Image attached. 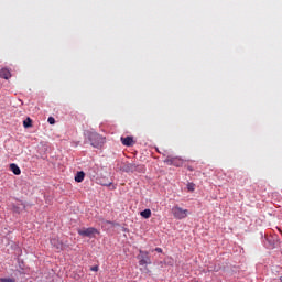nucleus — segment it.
Segmentation results:
<instances>
[{
  "label": "nucleus",
  "mask_w": 282,
  "mask_h": 282,
  "mask_svg": "<svg viewBox=\"0 0 282 282\" xmlns=\"http://www.w3.org/2000/svg\"><path fill=\"white\" fill-rule=\"evenodd\" d=\"M10 171H12L13 175H21V167L17 163L10 164Z\"/></svg>",
  "instance_id": "nucleus-10"
},
{
  "label": "nucleus",
  "mask_w": 282,
  "mask_h": 282,
  "mask_svg": "<svg viewBox=\"0 0 282 282\" xmlns=\"http://www.w3.org/2000/svg\"><path fill=\"white\" fill-rule=\"evenodd\" d=\"M51 246H53V248H56V250L58 251L65 248V245H63V242L58 238L51 239Z\"/></svg>",
  "instance_id": "nucleus-6"
},
{
  "label": "nucleus",
  "mask_w": 282,
  "mask_h": 282,
  "mask_svg": "<svg viewBox=\"0 0 282 282\" xmlns=\"http://www.w3.org/2000/svg\"><path fill=\"white\" fill-rule=\"evenodd\" d=\"M0 282H17V281L10 278H0Z\"/></svg>",
  "instance_id": "nucleus-14"
},
{
  "label": "nucleus",
  "mask_w": 282,
  "mask_h": 282,
  "mask_svg": "<svg viewBox=\"0 0 282 282\" xmlns=\"http://www.w3.org/2000/svg\"><path fill=\"white\" fill-rule=\"evenodd\" d=\"M139 252V265H151V258L149 257V252L143 250H140Z\"/></svg>",
  "instance_id": "nucleus-4"
},
{
  "label": "nucleus",
  "mask_w": 282,
  "mask_h": 282,
  "mask_svg": "<svg viewBox=\"0 0 282 282\" xmlns=\"http://www.w3.org/2000/svg\"><path fill=\"white\" fill-rule=\"evenodd\" d=\"M0 78H4V80H10L12 78V73L8 68L0 69Z\"/></svg>",
  "instance_id": "nucleus-9"
},
{
  "label": "nucleus",
  "mask_w": 282,
  "mask_h": 282,
  "mask_svg": "<svg viewBox=\"0 0 282 282\" xmlns=\"http://www.w3.org/2000/svg\"><path fill=\"white\" fill-rule=\"evenodd\" d=\"M77 232L80 237H89V238L94 237V235L99 234L98 229L94 227L82 228V229H78Z\"/></svg>",
  "instance_id": "nucleus-3"
},
{
  "label": "nucleus",
  "mask_w": 282,
  "mask_h": 282,
  "mask_svg": "<svg viewBox=\"0 0 282 282\" xmlns=\"http://www.w3.org/2000/svg\"><path fill=\"white\" fill-rule=\"evenodd\" d=\"M47 122L51 124H56V119H54V117H48Z\"/></svg>",
  "instance_id": "nucleus-15"
},
{
  "label": "nucleus",
  "mask_w": 282,
  "mask_h": 282,
  "mask_svg": "<svg viewBox=\"0 0 282 282\" xmlns=\"http://www.w3.org/2000/svg\"><path fill=\"white\" fill-rule=\"evenodd\" d=\"M85 135L89 144L93 145L94 149H102V147H105V143L107 142V139L105 137L95 131H86Z\"/></svg>",
  "instance_id": "nucleus-1"
},
{
  "label": "nucleus",
  "mask_w": 282,
  "mask_h": 282,
  "mask_svg": "<svg viewBox=\"0 0 282 282\" xmlns=\"http://www.w3.org/2000/svg\"><path fill=\"white\" fill-rule=\"evenodd\" d=\"M155 252L162 253V248L158 247L154 249Z\"/></svg>",
  "instance_id": "nucleus-18"
},
{
  "label": "nucleus",
  "mask_w": 282,
  "mask_h": 282,
  "mask_svg": "<svg viewBox=\"0 0 282 282\" xmlns=\"http://www.w3.org/2000/svg\"><path fill=\"white\" fill-rule=\"evenodd\" d=\"M121 171H123L124 173H133V171H135V164L129 162L123 163Z\"/></svg>",
  "instance_id": "nucleus-8"
},
{
  "label": "nucleus",
  "mask_w": 282,
  "mask_h": 282,
  "mask_svg": "<svg viewBox=\"0 0 282 282\" xmlns=\"http://www.w3.org/2000/svg\"><path fill=\"white\" fill-rule=\"evenodd\" d=\"M107 224H113V223H111V221H107Z\"/></svg>",
  "instance_id": "nucleus-21"
},
{
  "label": "nucleus",
  "mask_w": 282,
  "mask_h": 282,
  "mask_svg": "<svg viewBox=\"0 0 282 282\" xmlns=\"http://www.w3.org/2000/svg\"><path fill=\"white\" fill-rule=\"evenodd\" d=\"M164 164H167V166H182L183 162L182 159L177 158V156H167L164 160Z\"/></svg>",
  "instance_id": "nucleus-5"
},
{
  "label": "nucleus",
  "mask_w": 282,
  "mask_h": 282,
  "mask_svg": "<svg viewBox=\"0 0 282 282\" xmlns=\"http://www.w3.org/2000/svg\"><path fill=\"white\" fill-rule=\"evenodd\" d=\"M121 143L123 147H133L135 141L133 140V137H121Z\"/></svg>",
  "instance_id": "nucleus-7"
},
{
  "label": "nucleus",
  "mask_w": 282,
  "mask_h": 282,
  "mask_svg": "<svg viewBox=\"0 0 282 282\" xmlns=\"http://www.w3.org/2000/svg\"><path fill=\"white\" fill-rule=\"evenodd\" d=\"M172 214L175 219H186L188 217V209H184L176 205L172 208Z\"/></svg>",
  "instance_id": "nucleus-2"
},
{
  "label": "nucleus",
  "mask_w": 282,
  "mask_h": 282,
  "mask_svg": "<svg viewBox=\"0 0 282 282\" xmlns=\"http://www.w3.org/2000/svg\"><path fill=\"white\" fill-rule=\"evenodd\" d=\"M280 281L282 282V276H280Z\"/></svg>",
  "instance_id": "nucleus-22"
},
{
  "label": "nucleus",
  "mask_w": 282,
  "mask_h": 282,
  "mask_svg": "<svg viewBox=\"0 0 282 282\" xmlns=\"http://www.w3.org/2000/svg\"><path fill=\"white\" fill-rule=\"evenodd\" d=\"M90 270L91 272H98V265L91 267Z\"/></svg>",
  "instance_id": "nucleus-17"
},
{
  "label": "nucleus",
  "mask_w": 282,
  "mask_h": 282,
  "mask_svg": "<svg viewBox=\"0 0 282 282\" xmlns=\"http://www.w3.org/2000/svg\"><path fill=\"white\" fill-rule=\"evenodd\" d=\"M83 180H85V172L80 171V172H77V174L75 175V182H83Z\"/></svg>",
  "instance_id": "nucleus-11"
},
{
  "label": "nucleus",
  "mask_w": 282,
  "mask_h": 282,
  "mask_svg": "<svg viewBox=\"0 0 282 282\" xmlns=\"http://www.w3.org/2000/svg\"><path fill=\"white\" fill-rule=\"evenodd\" d=\"M187 191H195V184L193 183L187 184Z\"/></svg>",
  "instance_id": "nucleus-16"
},
{
  "label": "nucleus",
  "mask_w": 282,
  "mask_h": 282,
  "mask_svg": "<svg viewBox=\"0 0 282 282\" xmlns=\"http://www.w3.org/2000/svg\"><path fill=\"white\" fill-rule=\"evenodd\" d=\"M104 186H111V183H108V184H104Z\"/></svg>",
  "instance_id": "nucleus-19"
},
{
  "label": "nucleus",
  "mask_w": 282,
  "mask_h": 282,
  "mask_svg": "<svg viewBox=\"0 0 282 282\" xmlns=\"http://www.w3.org/2000/svg\"><path fill=\"white\" fill-rule=\"evenodd\" d=\"M141 217H143V219H149L151 217V209H144L140 213Z\"/></svg>",
  "instance_id": "nucleus-12"
},
{
  "label": "nucleus",
  "mask_w": 282,
  "mask_h": 282,
  "mask_svg": "<svg viewBox=\"0 0 282 282\" xmlns=\"http://www.w3.org/2000/svg\"><path fill=\"white\" fill-rule=\"evenodd\" d=\"M187 169H188V171H193V167H191V166H188Z\"/></svg>",
  "instance_id": "nucleus-20"
},
{
  "label": "nucleus",
  "mask_w": 282,
  "mask_h": 282,
  "mask_svg": "<svg viewBox=\"0 0 282 282\" xmlns=\"http://www.w3.org/2000/svg\"><path fill=\"white\" fill-rule=\"evenodd\" d=\"M23 127H24V129H30V127H32V120L30 119V117H28V118L23 121Z\"/></svg>",
  "instance_id": "nucleus-13"
}]
</instances>
